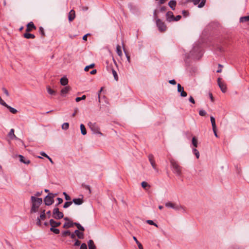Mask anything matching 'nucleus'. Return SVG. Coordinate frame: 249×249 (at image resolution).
I'll use <instances>...</instances> for the list:
<instances>
[{
    "label": "nucleus",
    "instance_id": "nucleus-22",
    "mask_svg": "<svg viewBox=\"0 0 249 249\" xmlns=\"http://www.w3.org/2000/svg\"><path fill=\"white\" fill-rule=\"evenodd\" d=\"M89 249H95L96 247L94 245V242L92 240H89L88 243Z\"/></svg>",
    "mask_w": 249,
    "mask_h": 249
},
{
    "label": "nucleus",
    "instance_id": "nucleus-26",
    "mask_svg": "<svg viewBox=\"0 0 249 249\" xmlns=\"http://www.w3.org/2000/svg\"><path fill=\"white\" fill-rule=\"evenodd\" d=\"M9 137L11 139H13L14 138L17 139V137L16 136V135L14 134V129H11L8 134Z\"/></svg>",
    "mask_w": 249,
    "mask_h": 249
},
{
    "label": "nucleus",
    "instance_id": "nucleus-61",
    "mask_svg": "<svg viewBox=\"0 0 249 249\" xmlns=\"http://www.w3.org/2000/svg\"><path fill=\"white\" fill-rule=\"evenodd\" d=\"M40 155L42 156H44V157L47 158L49 157V156L48 155H47L44 152H43V151L40 152Z\"/></svg>",
    "mask_w": 249,
    "mask_h": 249
},
{
    "label": "nucleus",
    "instance_id": "nucleus-30",
    "mask_svg": "<svg viewBox=\"0 0 249 249\" xmlns=\"http://www.w3.org/2000/svg\"><path fill=\"white\" fill-rule=\"evenodd\" d=\"M5 107H7L9 110V111L13 114H16L18 112L16 109L9 106L8 105L7 106H6Z\"/></svg>",
    "mask_w": 249,
    "mask_h": 249
},
{
    "label": "nucleus",
    "instance_id": "nucleus-58",
    "mask_svg": "<svg viewBox=\"0 0 249 249\" xmlns=\"http://www.w3.org/2000/svg\"><path fill=\"white\" fill-rule=\"evenodd\" d=\"M182 14L184 17H187L189 15V12L187 11L183 10L182 11Z\"/></svg>",
    "mask_w": 249,
    "mask_h": 249
},
{
    "label": "nucleus",
    "instance_id": "nucleus-49",
    "mask_svg": "<svg viewBox=\"0 0 249 249\" xmlns=\"http://www.w3.org/2000/svg\"><path fill=\"white\" fill-rule=\"evenodd\" d=\"M0 104L4 107L7 106V104L2 99L1 97H0Z\"/></svg>",
    "mask_w": 249,
    "mask_h": 249
},
{
    "label": "nucleus",
    "instance_id": "nucleus-51",
    "mask_svg": "<svg viewBox=\"0 0 249 249\" xmlns=\"http://www.w3.org/2000/svg\"><path fill=\"white\" fill-rule=\"evenodd\" d=\"M199 114L200 116H204L206 114V112L204 110H200L199 112Z\"/></svg>",
    "mask_w": 249,
    "mask_h": 249
},
{
    "label": "nucleus",
    "instance_id": "nucleus-27",
    "mask_svg": "<svg viewBox=\"0 0 249 249\" xmlns=\"http://www.w3.org/2000/svg\"><path fill=\"white\" fill-rule=\"evenodd\" d=\"M80 129L81 134L83 135H85L87 134V131L86 128L83 124H80Z\"/></svg>",
    "mask_w": 249,
    "mask_h": 249
},
{
    "label": "nucleus",
    "instance_id": "nucleus-63",
    "mask_svg": "<svg viewBox=\"0 0 249 249\" xmlns=\"http://www.w3.org/2000/svg\"><path fill=\"white\" fill-rule=\"evenodd\" d=\"M41 220H44L46 217V215H43V214H40V216L38 217Z\"/></svg>",
    "mask_w": 249,
    "mask_h": 249
},
{
    "label": "nucleus",
    "instance_id": "nucleus-53",
    "mask_svg": "<svg viewBox=\"0 0 249 249\" xmlns=\"http://www.w3.org/2000/svg\"><path fill=\"white\" fill-rule=\"evenodd\" d=\"M149 186L148 183L145 181H143L142 182V186L143 188H145L147 186Z\"/></svg>",
    "mask_w": 249,
    "mask_h": 249
},
{
    "label": "nucleus",
    "instance_id": "nucleus-20",
    "mask_svg": "<svg viewBox=\"0 0 249 249\" xmlns=\"http://www.w3.org/2000/svg\"><path fill=\"white\" fill-rule=\"evenodd\" d=\"M71 89V88L69 86L66 87L64 88L61 90V94L62 96H64L66 94H67Z\"/></svg>",
    "mask_w": 249,
    "mask_h": 249
},
{
    "label": "nucleus",
    "instance_id": "nucleus-64",
    "mask_svg": "<svg viewBox=\"0 0 249 249\" xmlns=\"http://www.w3.org/2000/svg\"><path fill=\"white\" fill-rule=\"evenodd\" d=\"M89 34H86V35H84V36H83V38H82L83 40H85V41H86V40H87V36H89Z\"/></svg>",
    "mask_w": 249,
    "mask_h": 249
},
{
    "label": "nucleus",
    "instance_id": "nucleus-44",
    "mask_svg": "<svg viewBox=\"0 0 249 249\" xmlns=\"http://www.w3.org/2000/svg\"><path fill=\"white\" fill-rule=\"evenodd\" d=\"M146 222H147L148 224H150V225H154V226H156V227H158V225H157V224H156V223H155L154 222V221H152V220H147L146 221Z\"/></svg>",
    "mask_w": 249,
    "mask_h": 249
},
{
    "label": "nucleus",
    "instance_id": "nucleus-24",
    "mask_svg": "<svg viewBox=\"0 0 249 249\" xmlns=\"http://www.w3.org/2000/svg\"><path fill=\"white\" fill-rule=\"evenodd\" d=\"M73 226V222L71 221H69L68 222H66L64 225L63 227L64 228H70Z\"/></svg>",
    "mask_w": 249,
    "mask_h": 249
},
{
    "label": "nucleus",
    "instance_id": "nucleus-28",
    "mask_svg": "<svg viewBox=\"0 0 249 249\" xmlns=\"http://www.w3.org/2000/svg\"><path fill=\"white\" fill-rule=\"evenodd\" d=\"M73 225H75L77 229H78V230L79 231L80 230L82 231H85L84 228L82 226H81L79 223L75 222L73 223Z\"/></svg>",
    "mask_w": 249,
    "mask_h": 249
},
{
    "label": "nucleus",
    "instance_id": "nucleus-52",
    "mask_svg": "<svg viewBox=\"0 0 249 249\" xmlns=\"http://www.w3.org/2000/svg\"><path fill=\"white\" fill-rule=\"evenodd\" d=\"M124 52L125 53V54L126 55V57L127 58V60L128 61V62H130V56L128 55V54L127 53V52L125 51L124 49Z\"/></svg>",
    "mask_w": 249,
    "mask_h": 249
},
{
    "label": "nucleus",
    "instance_id": "nucleus-32",
    "mask_svg": "<svg viewBox=\"0 0 249 249\" xmlns=\"http://www.w3.org/2000/svg\"><path fill=\"white\" fill-rule=\"evenodd\" d=\"M116 52L119 56H121L122 55V52L121 49V47L119 45H117L116 47Z\"/></svg>",
    "mask_w": 249,
    "mask_h": 249
},
{
    "label": "nucleus",
    "instance_id": "nucleus-55",
    "mask_svg": "<svg viewBox=\"0 0 249 249\" xmlns=\"http://www.w3.org/2000/svg\"><path fill=\"white\" fill-rule=\"evenodd\" d=\"M81 244V242L77 239L75 240V243L74 244V246H79Z\"/></svg>",
    "mask_w": 249,
    "mask_h": 249
},
{
    "label": "nucleus",
    "instance_id": "nucleus-1",
    "mask_svg": "<svg viewBox=\"0 0 249 249\" xmlns=\"http://www.w3.org/2000/svg\"><path fill=\"white\" fill-rule=\"evenodd\" d=\"M31 201L32 203V207L31 209V213H36L40 205L42 203V199L41 198L36 197L35 196H32L31 197Z\"/></svg>",
    "mask_w": 249,
    "mask_h": 249
},
{
    "label": "nucleus",
    "instance_id": "nucleus-18",
    "mask_svg": "<svg viewBox=\"0 0 249 249\" xmlns=\"http://www.w3.org/2000/svg\"><path fill=\"white\" fill-rule=\"evenodd\" d=\"M75 17V12L73 10H71L69 13V21H72Z\"/></svg>",
    "mask_w": 249,
    "mask_h": 249
},
{
    "label": "nucleus",
    "instance_id": "nucleus-42",
    "mask_svg": "<svg viewBox=\"0 0 249 249\" xmlns=\"http://www.w3.org/2000/svg\"><path fill=\"white\" fill-rule=\"evenodd\" d=\"M82 186L84 188H85L86 189L89 190V193L90 194L91 193V190H90V186L89 185H86V184H82Z\"/></svg>",
    "mask_w": 249,
    "mask_h": 249
},
{
    "label": "nucleus",
    "instance_id": "nucleus-57",
    "mask_svg": "<svg viewBox=\"0 0 249 249\" xmlns=\"http://www.w3.org/2000/svg\"><path fill=\"white\" fill-rule=\"evenodd\" d=\"M80 249H87V246L85 243H82L81 245Z\"/></svg>",
    "mask_w": 249,
    "mask_h": 249
},
{
    "label": "nucleus",
    "instance_id": "nucleus-54",
    "mask_svg": "<svg viewBox=\"0 0 249 249\" xmlns=\"http://www.w3.org/2000/svg\"><path fill=\"white\" fill-rule=\"evenodd\" d=\"M181 18V16L178 15L176 17H175V18H174V21H178Z\"/></svg>",
    "mask_w": 249,
    "mask_h": 249
},
{
    "label": "nucleus",
    "instance_id": "nucleus-21",
    "mask_svg": "<svg viewBox=\"0 0 249 249\" xmlns=\"http://www.w3.org/2000/svg\"><path fill=\"white\" fill-rule=\"evenodd\" d=\"M75 234L77 236L79 239L84 238V233L82 232H80L79 230H76L74 231Z\"/></svg>",
    "mask_w": 249,
    "mask_h": 249
},
{
    "label": "nucleus",
    "instance_id": "nucleus-13",
    "mask_svg": "<svg viewBox=\"0 0 249 249\" xmlns=\"http://www.w3.org/2000/svg\"><path fill=\"white\" fill-rule=\"evenodd\" d=\"M18 157L19 160L21 162H22L25 164H29L30 163V160L27 159H26L23 156L19 155Z\"/></svg>",
    "mask_w": 249,
    "mask_h": 249
},
{
    "label": "nucleus",
    "instance_id": "nucleus-10",
    "mask_svg": "<svg viewBox=\"0 0 249 249\" xmlns=\"http://www.w3.org/2000/svg\"><path fill=\"white\" fill-rule=\"evenodd\" d=\"M178 91L180 93V96L181 97H186L187 93L184 90L183 87H182L179 84H178Z\"/></svg>",
    "mask_w": 249,
    "mask_h": 249
},
{
    "label": "nucleus",
    "instance_id": "nucleus-43",
    "mask_svg": "<svg viewBox=\"0 0 249 249\" xmlns=\"http://www.w3.org/2000/svg\"><path fill=\"white\" fill-rule=\"evenodd\" d=\"M206 0H202L200 3L198 4V8H202L203 7L206 3Z\"/></svg>",
    "mask_w": 249,
    "mask_h": 249
},
{
    "label": "nucleus",
    "instance_id": "nucleus-45",
    "mask_svg": "<svg viewBox=\"0 0 249 249\" xmlns=\"http://www.w3.org/2000/svg\"><path fill=\"white\" fill-rule=\"evenodd\" d=\"M63 195L65 196V198L66 200H70L71 198L70 196H69L66 192L63 193Z\"/></svg>",
    "mask_w": 249,
    "mask_h": 249
},
{
    "label": "nucleus",
    "instance_id": "nucleus-7",
    "mask_svg": "<svg viewBox=\"0 0 249 249\" xmlns=\"http://www.w3.org/2000/svg\"><path fill=\"white\" fill-rule=\"evenodd\" d=\"M156 24L158 27L159 31L163 32L166 30V27L165 23L162 22L160 19H158L156 20Z\"/></svg>",
    "mask_w": 249,
    "mask_h": 249
},
{
    "label": "nucleus",
    "instance_id": "nucleus-3",
    "mask_svg": "<svg viewBox=\"0 0 249 249\" xmlns=\"http://www.w3.org/2000/svg\"><path fill=\"white\" fill-rule=\"evenodd\" d=\"M190 55L193 56L195 59H199L202 55L200 46L195 44L193 49L190 51Z\"/></svg>",
    "mask_w": 249,
    "mask_h": 249
},
{
    "label": "nucleus",
    "instance_id": "nucleus-62",
    "mask_svg": "<svg viewBox=\"0 0 249 249\" xmlns=\"http://www.w3.org/2000/svg\"><path fill=\"white\" fill-rule=\"evenodd\" d=\"M169 83L172 85H175L176 84V82L174 79L169 80Z\"/></svg>",
    "mask_w": 249,
    "mask_h": 249
},
{
    "label": "nucleus",
    "instance_id": "nucleus-40",
    "mask_svg": "<svg viewBox=\"0 0 249 249\" xmlns=\"http://www.w3.org/2000/svg\"><path fill=\"white\" fill-rule=\"evenodd\" d=\"M70 234H71V232L70 231H66L62 232V236L63 237L66 236L67 235L69 236Z\"/></svg>",
    "mask_w": 249,
    "mask_h": 249
},
{
    "label": "nucleus",
    "instance_id": "nucleus-41",
    "mask_svg": "<svg viewBox=\"0 0 249 249\" xmlns=\"http://www.w3.org/2000/svg\"><path fill=\"white\" fill-rule=\"evenodd\" d=\"M86 95H84L81 97L76 98L75 101H76V102H78L80 101L81 100H85L86 99Z\"/></svg>",
    "mask_w": 249,
    "mask_h": 249
},
{
    "label": "nucleus",
    "instance_id": "nucleus-11",
    "mask_svg": "<svg viewBox=\"0 0 249 249\" xmlns=\"http://www.w3.org/2000/svg\"><path fill=\"white\" fill-rule=\"evenodd\" d=\"M175 16L173 15V13L171 11L168 12L166 14V18L167 21L171 22L174 21V18Z\"/></svg>",
    "mask_w": 249,
    "mask_h": 249
},
{
    "label": "nucleus",
    "instance_id": "nucleus-39",
    "mask_svg": "<svg viewBox=\"0 0 249 249\" xmlns=\"http://www.w3.org/2000/svg\"><path fill=\"white\" fill-rule=\"evenodd\" d=\"M94 67V64H90V65H89V66H87L85 68L84 70H85V71H88L89 70V69L90 68H93Z\"/></svg>",
    "mask_w": 249,
    "mask_h": 249
},
{
    "label": "nucleus",
    "instance_id": "nucleus-19",
    "mask_svg": "<svg viewBox=\"0 0 249 249\" xmlns=\"http://www.w3.org/2000/svg\"><path fill=\"white\" fill-rule=\"evenodd\" d=\"M177 2L176 0H171L168 3L169 6L173 10H174L176 8Z\"/></svg>",
    "mask_w": 249,
    "mask_h": 249
},
{
    "label": "nucleus",
    "instance_id": "nucleus-46",
    "mask_svg": "<svg viewBox=\"0 0 249 249\" xmlns=\"http://www.w3.org/2000/svg\"><path fill=\"white\" fill-rule=\"evenodd\" d=\"M57 200H58V203L56 204L55 205V207H57V206L59 204H61L63 202V199L61 198H60V197H58L57 198Z\"/></svg>",
    "mask_w": 249,
    "mask_h": 249
},
{
    "label": "nucleus",
    "instance_id": "nucleus-12",
    "mask_svg": "<svg viewBox=\"0 0 249 249\" xmlns=\"http://www.w3.org/2000/svg\"><path fill=\"white\" fill-rule=\"evenodd\" d=\"M36 27L35 26L34 23L32 21L28 23L26 29V31L27 32H29L31 31L33 29H36Z\"/></svg>",
    "mask_w": 249,
    "mask_h": 249
},
{
    "label": "nucleus",
    "instance_id": "nucleus-9",
    "mask_svg": "<svg viewBox=\"0 0 249 249\" xmlns=\"http://www.w3.org/2000/svg\"><path fill=\"white\" fill-rule=\"evenodd\" d=\"M148 158L149 161V162H150L152 167H153V168L156 172H158V169L156 167V164L155 160L154 159L153 155H152V154H150V155H148Z\"/></svg>",
    "mask_w": 249,
    "mask_h": 249
},
{
    "label": "nucleus",
    "instance_id": "nucleus-47",
    "mask_svg": "<svg viewBox=\"0 0 249 249\" xmlns=\"http://www.w3.org/2000/svg\"><path fill=\"white\" fill-rule=\"evenodd\" d=\"M39 33L41 34V35L42 36H45V33H44V29L42 27H40L39 28Z\"/></svg>",
    "mask_w": 249,
    "mask_h": 249
},
{
    "label": "nucleus",
    "instance_id": "nucleus-38",
    "mask_svg": "<svg viewBox=\"0 0 249 249\" xmlns=\"http://www.w3.org/2000/svg\"><path fill=\"white\" fill-rule=\"evenodd\" d=\"M69 124L68 123H64L62 125V128L64 130H67L69 128Z\"/></svg>",
    "mask_w": 249,
    "mask_h": 249
},
{
    "label": "nucleus",
    "instance_id": "nucleus-50",
    "mask_svg": "<svg viewBox=\"0 0 249 249\" xmlns=\"http://www.w3.org/2000/svg\"><path fill=\"white\" fill-rule=\"evenodd\" d=\"M106 63H107V71H111L110 67L113 68V67H112V65H111V64L109 65V64H108V60H107V61H106Z\"/></svg>",
    "mask_w": 249,
    "mask_h": 249
},
{
    "label": "nucleus",
    "instance_id": "nucleus-2",
    "mask_svg": "<svg viewBox=\"0 0 249 249\" xmlns=\"http://www.w3.org/2000/svg\"><path fill=\"white\" fill-rule=\"evenodd\" d=\"M171 166L174 173L178 176L181 175V167L179 165L178 162L173 159L170 160Z\"/></svg>",
    "mask_w": 249,
    "mask_h": 249
},
{
    "label": "nucleus",
    "instance_id": "nucleus-6",
    "mask_svg": "<svg viewBox=\"0 0 249 249\" xmlns=\"http://www.w3.org/2000/svg\"><path fill=\"white\" fill-rule=\"evenodd\" d=\"M165 207L167 208H171L176 211H180L181 205L177 203H173L171 202H168L165 204Z\"/></svg>",
    "mask_w": 249,
    "mask_h": 249
},
{
    "label": "nucleus",
    "instance_id": "nucleus-14",
    "mask_svg": "<svg viewBox=\"0 0 249 249\" xmlns=\"http://www.w3.org/2000/svg\"><path fill=\"white\" fill-rule=\"evenodd\" d=\"M75 205H80L83 204L84 200L83 198H73L72 201Z\"/></svg>",
    "mask_w": 249,
    "mask_h": 249
},
{
    "label": "nucleus",
    "instance_id": "nucleus-29",
    "mask_svg": "<svg viewBox=\"0 0 249 249\" xmlns=\"http://www.w3.org/2000/svg\"><path fill=\"white\" fill-rule=\"evenodd\" d=\"M211 122L212 123L213 129L216 128V125L215 124V118L213 116H211Z\"/></svg>",
    "mask_w": 249,
    "mask_h": 249
},
{
    "label": "nucleus",
    "instance_id": "nucleus-5",
    "mask_svg": "<svg viewBox=\"0 0 249 249\" xmlns=\"http://www.w3.org/2000/svg\"><path fill=\"white\" fill-rule=\"evenodd\" d=\"M89 125L90 128L93 133L99 134L101 136L103 135V134L100 131L99 127L95 123L92 124L91 123H89Z\"/></svg>",
    "mask_w": 249,
    "mask_h": 249
},
{
    "label": "nucleus",
    "instance_id": "nucleus-37",
    "mask_svg": "<svg viewBox=\"0 0 249 249\" xmlns=\"http://www.w3.org/2000/svg\"><path fill=\"white\" fill-rule=\"evenodd\" d=\"M72 201H67L64 203L63 205V208L65 209L69 207H70L72 204Z\"/></svg>",
    "mask_w": 249,
    "mask_h": 249
},
{
    "label": "nucleus",
    "instance_id": "nucleus-16",
    "mask_svg": "<svg viewBox=\"0 0 249 249\" xmlns=\"http://www.w3.org/2000/svg\"><path fill=\"white\" fill-rule=\"evenodd\" d=\"M50 224L51 227H57L60 225L61 223L60 222H56L53 219H51L50 220Z\"/></svg>",
    "mask_w": 249,
    "mask_h": 249
},
{
    "label": "nucleus",
    "instance_id": "nucleus-17",
    "mask_svg": "<svg viewBox=\"0 0 249 249\" xmlns=\"http://www.w3.org/2000/svg\"><path fill=\"white\" fill-rule=\"evenodd\" d=\"M219 88H220L221 90L223 93H225L227 91L226 86L220 82V79L219 78Z\"/></svg>",
    "mask_w": 249,
    "mask_h": 249
},
{
    "label": "nucleus",
    "instance_id": "nucleus-25",
    "mask_svg": "<svg viewBox=\"0 0 249 249\" xmlns=\"http://www.w3.org/2000/svg\"><path fill=\"white\" fill-rule=\"evenodd\" d=\"M23 36L25 38L27 39L29 38H34L35 37V36L34 35L29 33L28 32L25 33L24 34Z\"/></svg>",
    "mask_w": 249,
    "mask_h": 249
},
{
    "label": "nucleus",
    "instance_id": "nucleus-59",
    "mask_svg": "<svg viewBox=\"0 0 249 249\" xmlns=\"http://www.w3.org/2000/svg\"><path fill=\"white\" fill-rule=\"evenodd\" d=\"M36 225L39 226H40L41 225V221H40V218L39 217L37 218V219H36Z\"/></svg>",
    "mask_w": 249,
    "mask_h": 249
},
{
    "label": "nucleus",
    "instance_id": "nucleus-48",
    "mask_svg": "<svg viewBox=\"0 0 249 249\" xmlns=\"http://www.w3.org/2000/svg\"><path fill=\"white\" fill-rule=\"evenodd\" d=\"M191 1V0H188V1ZM201 1V0H192V1H193V3L194 5H197V4H199L200 1Z\"/></svg>",
    "mask_w": 249,
    "mask_h": 249
},
{
    "label": "nucleus",
    "instance_id": "nucleus-34",
    "mask_svg": "<svg viewBox=\"0 0 249 249\" xmlns=\"http://www.w3.org/2000/svg\"><path fill=\"white\" fill-rule=\"evenodd\" d=\"M47 90L48 93L51 95L55 94V92L49 86L47 87Z\"/></svg>",
    "mask_w": 249,
    "mask_h": 249
},
{
    "label": "nucleus",
    "instance_id": "nucleus-4",
    "mask_svg": "<svg viewBox=\"0 0 249 249\" xmlns=\"http://www.w3.org/2000/svg\"><path fill=\"white\" fill-rule=\"evenodd\" d=\"M52 216L55 219H60L64 217V214L59 211L58 207H55L52 212Z\"/></svg>",
    "mask_w": 249,
    "mask_h": 249
},
{
    "label": "nucleus",
    "instance_id": "nucleus-23",
    "mask_svg": "<svg viewBox=\"0 0 249 249\" xmlns=\"http://www.w3.org/2000/svg\"><path fill=\"white\" fill-rule=\"evenodd\" d=\"M60 83L63 86H66L68 83V79L66 77H63L60 79Z\"/></svg>",
    "mask_w": 249,
    "mask_h": 249
},
{
    "label": "nucleus",
    "instance_id": "nucleus-56",
    "mask_svg": "<svg viewBox=\"0 0 249 249\" xmlns=\"http://www.w3.org/2000/svg\"><path fill=\"white\" fill-rule=\"evenodd\" d=\"M2 89V91H3V92L5 94V95L7 96H9V92H8V90L5 88H3Z\"/></svg>",
    "mask_w": 249,
    "mask_h": 249
},
{
    "label": "nucleus",
    "instance_id": "nucleus-35",
    "mask_svg": "<svg viewBox=\"0 0 249 249\" xmlns=\"http://www.w3.org/2000/svg\"><path fill=\"white\" fill-rule=\"evenodd\" d=\"M193 153L196 155V158L198 159L199 157V152L196 148L193 149Z\"/></svg>",
    "mask_w": 249,
    "mask_h": 249
},
{
    "label": "nucleus",
    "instance_id": "nucleus-60",
    "mask_svg": "<svg viewBox=\"0 0 249 249\" xmlns=\"http://www.w3.org/2000/svg\"><path fill=\"white\" fill-rule=\"evenodd\" d=\"M189 100L190 102H191L193 104H195V100L194 99V98H193L192 96H190L189 99Z\"/></svg>",
    "mask_w": 249,
    "mask_h": 249
},
{
    "label": "nucleus",
    "instance_id": "nucleus-36",
    "mask_svg": "<svg viewBox=\"0 0 249 249\" xmlns=\"http://www.w3.org/2000/svg\"><path fill=\"white\" fill-rule=\"evenodd\" d=\"M192 144L195 147H197V141L195 137L192 138Z\"/></svg>",
    "mask_w": 249,
    "mask_h": 249
},
{
    "label": "nucleus",
    "instance_id": "nucleus-8",
    "mask_svg": "<svg viewBox=\"0 0 249 249\" xmlns=\"http://www.w3.org/2000/svg\"><path fill=\"white\" fill-rule=\"evenodd\" d=\"M44 202L46 206H50L53 203L54 199L48 194V195L45 197Z\"/></svg>",
    "mask_w": 249,
    "mask_h": 249
},
{
    "label": "nucleus",
    "instance_id": "nucleus-33",
    "mask_svg": "<svg viewBox=\"0 0 249 249\" xmlns=\"http://www.w3.org/2000/svg\"><path fill=\"white\" fill-rule=\"evenodd\" d=\"M55 227H52L50 228V231L53 232H54L55 234H59L60 232V231L58 229L54 228Z\"/></svg>",
    "mask_w": 249,
    "mask_h": 249
},
{
    "label": "nucleus",
    "instance_id": "nucleus-31",
    "mask_svg": "<svg viewBox=\"0 0 249 249\" xmlns=\"http://www.w3.org/2000/svg\"><path fill=\"white\" fill-rule=\"evenodd\" d=\"M110 70H111V71L112 72V74L113 75V76L114 77L115 80L117 81L118 80V75H117V73L116 71L112 67H110Z\"/></svg>",
    "mask_w": 249,
    "mask_h": 249
},
{
    "label": "nucleus",
    "instance_id": "nucleus-15",
    "mask_svg": "<svg viewBox=\"0 0 249 249\" xmlns=\"http://www.w3.org/2000/svg\"><path fill=\"white\" fill-rule=\"evenodd\" d=\"M218 26L216 22H212L209 24L207 26L208 29L210 30L216 29Z\"/></svg>",
    "mask_w": 249,
    "mask_h": 249
}]
</instances>
